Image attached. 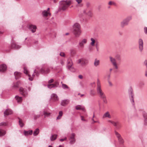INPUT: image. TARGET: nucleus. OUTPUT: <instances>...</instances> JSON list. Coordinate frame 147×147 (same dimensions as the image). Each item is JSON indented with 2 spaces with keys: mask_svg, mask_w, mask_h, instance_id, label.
Returning <instances> with one entry per match:
<instances>
[{
  "mask_svg": "<svg viewBox=\"0 0 147 147\" xmlns=\"http://www.w3.org/2000/svg\"><path fill=\"white\" fill-rule=\"evenodd\" d=\"M53 68L51 67H47L45 69L42 68L40 69V71L42 74H47L49 73L50 69Z\"/></svg>",
  "mask_w": 147,
  "mask_h": 147,
  "instance_id": "nucleus-10",
  "label": "nucleus"
},
{
  "mask_svg": "<svg viewBox=\"0 0 147 147\" xmlns=\"http://www.w3.org/2000/svg\"><path fill=\"white\" fill-rule=\"evenodd\" d=\"M62 57H64L65 56V54L63 52H61L59 54Z\"/></svg>",
  "mask_w": 147,
  "mask_h": 147,
  "instance_id": "nucleus-54",
  "label": "nucleus"
},
{
  "mask_svg": "<svg viewBox=\"0 0 147 147\" xmlns=\"http://www.w3.org/2000/svg\"><path fill=\"white\" fill-rule=\"evenodd\" d=\"M115 59L111 56H110L109 57L110 60L113 66L115 68L118 69V67L116 62V60L118 61H120L121 60V56L119 55H117L115 56Z\"/></svg>",
  "mask_w": 147,
  "mask_h": 147,
  "instance_id": "nucleus-3",
  "label": "nucleus"
},
{
  "mask_svg": "<svg viewBox=\"0 0 147 147\" xmlns=\"http://www.w3.org/2000/svg\"><path fill=\"white\" fill-rule=\"evenodd\" d=\"M128 93L129 97L130 99V100L131 102H134V98L133 96L134 94L133 93V90L131 88H130L128 90Z\"/></svg>",
  "mask_w": 147,
  "mask_h": 147,
  "instance_id": "nucleus-13",
  "label": "nucleus"
},
{
  "mask_svg": "<svg viewBox=\"0 0 147 147\" xmlns=\"http://www.w3.org/2000/svg\"><path fill=\"white\" fill-rule=\"evenodd\" d=\"M13 113V111L12 110L9 109H7L4 113V116L8 115H11Z\"/></svg>",
  "mask_w": 147,
  "mask_h": 147,
  "instance_id": "nucleus-20",
  "label": "nucleus"
},
{
  "mask_svg": "<svg viewBox=\"0 0 147 147\" xmlns=\"http://www.w3.org/2000/svg\"><path fill=\"white\" fill-rule=\"evenodd\" d=\"M143 65L145 66L146 69V70L145 71V76L147 77V60H145L144 62Z\"/></svg>",
  "mask_w": 147,
  "mask_h": 147,
  "instance_id": "nucleus-27",
  "label": "nucleus"
},
{
  "mask_svg": "<svg viewBox=\"0 0 147 147\" xmlns=\"http://www.w3.org/2000/svg\"><path fill=\"white\" fill-rule=\"evenodd\" d=\"M60 63L62 65L64 64V62L62 61L61 60L60 61Z\"/></svg>",
  "mask_w": 147,
  "mask_h": 147,
  "instance_id": "nucleus-64",
  "label": "nucleus"
},
{
  "mask_svg": "<svg viewBox=\"0 0 147 147\" xmlns=\"http://www.w3.org/2000/svg\"><path fill=\"white\" fill-rule=\"evenodd\" d=\"M61 83L62 84V87L63 89H66L69 88V87L67 85L62 83V82H61Z\"/></svg>",
  "mask_w": 147,
  "mask_h": 147,
  "instance_id": "nucleus-35",
  "label": "nucleus"
},
{
  "mask_svg": "<svg viewBox=\"0 0 147 147\" xmlns=\"http://www.w3.org/2000/svg\"><path fill=\"white\" fill-rule=\"evenodd\" d=\"M144 32L145 34H147V27H145L144 29Z\"/></svg>",
  "mask_w": 147,
  "mask_h": 147,
  "instance_id": "nucleus-55",
  "label": "nucleus"
},
{
  "mask_svg": "<svg viewBox=\"0 0 147 147\" xmlns=\"http://www.w3.org/2000/svg\"><path fill=\"white\" fill-rule=\"evenodd\" d=\"M132 19V17L131 16H129L124 19L120 22V27L121 28H124L125 26L128 25L129 21Z\"/></svg>",
  "mask_w": 147,
  "mask_h": 147,
  "instance_id": "nucleus-4",
  "label": "nucleus"
},
{
  "mask_svg": "<svg viewBox=\"0 0 147 147\" xmlns=\"http://www.w3.org/2000/svg\"><path fill=\"white\" fill-rule=\"evenodd\" d=\"M40 116V115H35L34 116V117L35 119H36L37 118H39Z\"/></svg>",
  "mask_w": 147,
  "mask_h": 147,
  "instance_id": "nucleus-56",
  "label": "nucleus"
},
{
  "mask_svg": "<svg viewBox=\"0 0 147 147\" xmlns=\"http://www.w3.org/2000/svg\"><path fill=\"white\" fill-rule=\"evenodd\" d=\"M27 41L28 42H26V41H25V42L26 43V44L28 46H29L30 44V42L31 41V39L30 38H28Z\"/></svg>",
  "mask_w": 147,
  "mask_h": 147,
  "instance_id": "nucleus-43",
  "label": "nucleus"
},
{
  "mask_svg": "<svg viewBox=\"0 0 147 147\" xmlns=\"http://www.w3.org/2000/svg\"><path fill=\"white\" fill-rule=\"evenodd\" d=\"M33 133L32 130H30L28 131H26L24 130V134L25 136L27 135L28 134L31 135Z\"/></svg>",
  "mask_w": 147,
  "mask_h": 147,
  "instance_id": "nucleus-29",
  "label": "nucleus"
},
{
  "mask_svg": "<svg viewBox=\"0 0 147 147\" xmlns=\"http://www.w3.org/2000/svg\"><path fill=\"white\" fill-rule=\"evenodd\" d=\"M72 61V60L69 59L67 60V67L71 71H72L71 69L73 68L72 65H73Z\"/></svg>",
  "mask_w": 147,
  "mask_h": 147,
  "instance_id": "nucleus-15",
  "label": "nucleus"
},
{
  "mask_svg": "<svg viewBox=\"0 0 147 147\" xmlns=\"http://www.w3.org/2000/svg\"><path fill=\"white\" fill-rule=\"evenodd\" d=\"M6 134V132L4 130L0 129V136L4 135Z\"/></svg>",
  "mask_w": 147,
  "mask_h": 147,
  "instance_id": "nucleus-32",
  "label": "nucleus"
},
{
  "mask_svg": "<svg viewBox=\"0 0 147 147\" xmlns=\"http://www.w3.org/2000/svg\"><path fill=\"white\" fill-rule=\"evenodd\" d=\"M16 100L18 103H21L22 101V99L21 97H19L18 96H16L15 97Z\"/></svg>",
  "mask_w": 147,
  "mask_h": 147,
  "instance_id": "nucleus-28",
  "label": "nucleus"
},
{
  "mask_svg": "<svg viewBox=\"0 0 147 147\" xmlns=\"http://www.w3.org/2000/svg\"><path fill=\"white\" fill-rule=\"evenodd\" d=\"M15 78L16 79H19L21 76V73L19 72H15L14 73Z\"/></svg>",
  "mask_w": 147,
  "mask_h": 147,
  "instance_id": "nucleus-26",
  "label": "nucleus"
},
{
  "mask_svg": "<svg viewBox=\"0 0 147 147\" xmlns=\"http://www.w3.org/2000/svg\"><path fill=\"white\" fill-rule=\"evenodd\" d=\"M114 4V3L112 1H109L108 3V4L109 5H111L113 4Z\"/></svg>",
  "mask_w": 147,
  "mask_h": 147,
  "instance_id": "nucleus-57",
  "label": "nucleus"
},
{
  "mask_svg": "<svg viewBox=\"0 0 147 147\" xmlns=\"http://www.w3.org/2000/svg\"><path fill=\"white\" fill-rule=\"evenodd\" d=\"M34 74H35V75L37 77L40 74L39 72L38 71H36V70H34Z\"/></svg>",
  "mask_w": 147,
  "mask_h": 147,
  "instance_id": "nucleus-46",
  "label": "nucleus"
},
{
  "mask_svg": "<svg viewBox=\"0 0 147 147\" xmlns=\"http://www.w3.org/2000/svg\"><path fill=\"white\" fill-rule=\"evenodd\" d=\"M53 82V79H52L49 81L48 83L49 84H50V83H51Z\"/></svg>",
  "mask_w": 147,
  "mask_h": 147,
  "instance_id": "nucleus-61",
  "label": "nucleus"
},
{
  "mask_svg": "<svg viewBox=\"0 0 147 147\" xmlns=\"http://www.w3.org/2000/svg\"><path fill=\"white\" fill-rule=\"evenodd\" d=\"M111 116L110 115V113L109 111H107L105 112L103 116V118H108L109 119L111 118Z\"/></svg>",
  "mask_w": 147,
  "mask_h": 147,
  "instance_id": "nucleus-25",
  "label": "nucleus"
},
{
  "mask_svg": "<svg viewBox=\"0 0 147 147\" xmlns=\"http://www.w3.org/2000/svg\"><path fill=\"white\" fill-rule=\"evenodd\" d=\"M98 95H99V96H100V97L101 99L104 98L105 97H106V95L104 92H103L102 93L100 94H99Z\"/></svg>",
  "mask_w": 147,
  "mask_h": 147,
  "instance_id": "nucleus-38",
  "label": "nucleus"
},
{
  "mask_svg": "<svg viewBox=\"0 0 147 147\" xmlns=\"http://www.w3.org/2000/svg\"><path fill=\"white\" fill-rule=\"evenodd\" d=\"M24 73L26 74H28V71L26 67H24Z\"/></svg>",
  "mask_w": 147,
  "mask_h": 147,
  "instance_id": "nucleus-42",
  "label": "nucleus"
},
{
  "mask_svg": "<svg viewBox=\"0 0 147 147\" xmlns=\"http://www.w3.org/2000/svg\"><path fill=\"white\" fill-rule=\"evenodd\" d=\"M76 1L78 4H79L82 2V0H76Z\"/></svg>",
  "mask_w": 147,
  "mask_h": 147,
  "instance_id": "nucleus-53",
  "label": "nucleus"
},
{
  "mask_svg": "<svg viewBox=\"0 0 147 147\" xmlns=\"http://www.w3.org/2000/svg\"><path fill=\"white\" fill-rule=\"evenodd\" d=\"M142 113L144 118H147V112H146L143 111Z\"/></svg>",
  "mask_w": 147,
  "mask_h": 147,
  "instance_id": "nucleus-37",
  "label": "nucleus"
},
{
  "mask_svg": "<svg viewBox=\"0 0 147 147\" xmlns=\"http://www.w3.org/2000/svg\"><path fill=\"white\" fill-rule=\"evenodd\" d=\"M57 135L55 134L54 135H52L50 137V140L51 141H53L55 140L57 137Z\"/></svg>",
  "mask_w": 147,
  "mask_h": 147,
  "instance_id": "nucleus-33",
  "label": "nucleus"
},
{
  "mask_svg": "<svg viewBox=\"0 0 147 147\" xmlns=\"http://www.w3.org/2000/svg\"><path fill=\"white\" fill-rule=\"evenodd\" d=\"M87 42V39L86 38H82L79 40L78 45L79 47L81 49L84 47V45L86 44Z\"/></svg>",
  "mask_w": 147,
  "mask_h": 147,
  "instance_id": "nucleus-8",
  "label": "nucleus"
},
{
  "mask_svg": "<svg viewBox=\"0 0 147 147\" xmlns=\"http://www.w3.org/2000/svg\"><path fill=\"white\" fill-rule=\"evenodd\" d=\"M72 3V0H63L60 1L59 2V8L58 12L65 11Z\"/></svg>",
  "mask_w": 147,
  "mask_h": 147,
  "instance_id": "nucleus-1",
  "label": "nucleus"
},
{
  "mask_svg": "<svg viewBox=\"0 0 147 147\" xmlns=\"http://www.w3.org/2000/svg\"><path fill=\"white\" fill-rule=\"evenodd\" d=\"M138 45L139 51L142 52L144 49V42L142 39L139 38L138 39Z\"/></svg>",
  "mask_w": 147,
  "mask_h": 147,
  "instance_id": "nucleus-7",
  "label": "nucleus"
},
{
  "mask_svg": "<svg viewBox=\"0 0 147 147\" xmlns=\"http://www.w3.org/2000/svg\"><path fill=\"white\" fill-rule=\"evenodd\" d=\"M90 3L89 2H87L86 3V6L87 8L85 9L83 11L84 13L88 15L91 16L92 15V13L90 9Z\"/></svg>",
  "mask_w": 147,
  "mask_h": 147,
  "instance_id": "nucleus-5",
  "label": "nucleus"
},
{
  "mask_svg": "<svg viewBox=\"0 0 147 147\" xmlns=\"http://www.w3.org/2000/svg\"><path fill=\"white\" fill-rule=\"evenodd\" d=\"M55 88L57 87L59 85V83L58 82H55L54 84H53Z\"/></svg>",
  "mask_w": 147,
  "mask_h": 147,
  "instance_id": "nucleus-47",
  "label": "nucleus"
},
{
  "mask_svg": "<svg viewBox=\"0 0 147 147\" xmlns=\"http://www.w3.org/2000/svg\"><path fill=\"white\" fill-rule=\"evenodd\" d=\"M40 114L41 116L44 115L45 118L49 117L51 114L50 113L47 112L45 110H43L42 111H40Z\"/></svg>",
  "mask_w": 147,
  "mask_h": 147,
  "instance_id": "nucleus-14",
  "label": "nucleus"
},
{
  "mask_svg": "<svg viewBox=\"0 0 147 147\" xmlns=\"http://www.w3.org/2000/svg\"><path fill=\"white\" fill-rule=\"evenodd\" d=\"M80 117L81 118V120L82 121H87L86 119H84V117L83 116H81Z\"/></svg>",
  "mask_w": 147,
  "mask_h": 147,
  "instance_id": "nucleus-60",
  "label": "nucleus"
},
{
  "mask_svg": "<svg viewBox=\"0 0 147 147\" xmlns=\"http://www.w3.org/2000/svg\"><path fill=\"white\" fill-rule=\"evenodd\" d=\"M144 83L142 82H140L139 84V86L140 87H142L143 86H144Z\"/></svg>",
  "mask_w": 147,
  "mask_h": 147,
  "instance_id": "nucleus-50",
  "label": "nucleus"
},
{
  "mask_svg": "<svg viewBox=\"0 0 147 147\" xmlns=\"http://www.w3.org/2000/svg\"><path fill=\"white\" fill-rule=\"evenodd\" d=\"M20 83V82H18L16 84L14 85L13 86L14 87H18L19 86Z\"/></svg>",
  "mask_w": 147,
  "mask_h": 147,
  "instance_id": "nucleus-45",
  "label": "nucleus"
},
{
  "mask_svg": "<svg viewBox=\"0 0 147 147\" xmlns=\"http://www.w3.org/2000/svg\"><path fill=\"white\" fill-rule=\"evenodd\" d=\"M7 125V124L5 122H2L0 123V126H6Z\"/></svg>",
  "mask_w": 147,
  "mask_h": 147,
  "instance_id": "nucleus-48",
  "label": "nucleus"
},
{
  "mask_svg": "<svg viewBox=\"0 0 147 147\" xmlns=\"http://www.w3.org/2000/svg\"><path fill=\"white\" fill-rule=\"evenodd\" d=\"M6 69V66L5 64H3L0 65V72H3Z\"/></svg>",
  "mask_w": 147,
  "mask_h": 147,
  "instance_id": "nucleus-24",
  "label": "nucleus"
},
{
  "mask_svg": "<svg viewBox=\"0 0 147 147\" xmlns=\"http://www.w3.org/2000/svg\"><path fill=\"white\" fill-rule=\"evenodd\" d=\"M88 60L86 59L81 58L79 59L77 62L78 64H80L81 66L83 67L86 65L88 63Z\"/></svg>",
  "mask_w": 147,
  "mask_h": 147,
  "instance_id": "nucleus-6",
  "label": "nucleus"
},
{
  "mask_svg": "<svg viewBox=\"0 0 147 147\" xmlns=\"http://www.w3.org/2000/svg\"><path fill=\"white\" fill-rule=\"evenodd\" d=\"M103 101V102L105 103V104H107V99H106V97H105L104 98H102V99Z\"/></svg>",
  "mask_w": 147,
  "mask_h": 147,
  "instance_id": "nucleus-44",
  "label": "nucleus"
},
{
  "mask_svg": "<svg viewBox=\"0 0 147 147\" xmlns=\"http://www.w3.org/2000/svg\"><path fill=\"white\" fill-rule=\"evenodd\" d=\"M115 134L118 138L120 144H123L124 142V141L120 134L116 131H115Z\"/></svg>",
  "mask_w": 147,
  "mask_h": 147,
  "instance_id": "nucleus-11",
  "label": "nucleus"
},
{
  "mask_svg": "<svg viewBox=\"0 0 147 147\" xmlns=\"http://www.w3.org/2000/svg\"><path fill=\"white\" fill-rule=\"evenodd\" d=\"M73 32L76 37H78L81 35V31L80 24L77 23H75L73 25Z\"/></svg>",
  "mask_w": 147,
  "mask_h": 147,
  "instance_id": "nucleus-2",
  "label": "nucleus"
},
{
  "mask_svg": "<svg viewBox=\"0 0 147 147\" xmlns=\"http://www.w3.org/2000/svg\"><path fill=\"white\" fill-rule=\"evenodd\" d=\"M47 86L48 88L51 89L52 88H55L54 87L53 84H48L47 85Z\"/></svg>",
  "mask_w": 147,
  "mask_h": 147,
  "instance_id": "nucleus-41",
  "label": "nucleus"
},
{
  "mask_svg": "<svg viewBox=\"0 0 147 147\" xmlns=\"http://www.w3.org/2000/svg\"><path fill=\"white\" fill-rule=\"evenodd\" d=\"M78 78L80 79H82L83 78V76L81 75H79L78 76Z\"/></svg>",
  "mask_w": 147,
  "mask_h": 147,
  "instance_id": "nucleus-62",
  "label": "nucleus"
},
{
  "mask_svg": "<svg viewBox=\"0 0 147 147\" xmlns=\"http://www.w3.org/2000/svg\"><path fill=\"white\" fill-rule=\"evenodd\" d=\"M67 138L66 137H65L64 139H61L59 140L61 142H63L64 140H66Z\"/></svg>",
  "mask_w": 147,
  "mask_h": 147,
  "instance_id": "nucleus-58",
  "label": "nucleus"
},
{
  "mask_svg": "<svg viewBox=\"0 0 147 147\" xmlns=\"http://www.w3.org/2000/svg\"><path fill=\"white\" fill-rule=\"evenodd\" d=\"M63 115V112L62 111H60L59 112V116L61 117Z\"/></svg>",
  "mask_w": 147,
  "mask_h": 147,
  "instance_id": "nucleus-59",
  "label": "nucleus"
},
{
  "mask_svg": "<svg viewBox=\"0 0 147 147\" xmlns=\"http://www.w3.org/2000/svg\"><path fill=\"white\" fill-rule=\"evenodd\" d=\"M19 123L20 127H22L24 125V123H22V121L21 119H20L19 120Z\"/></svg>",
  "mask_w": 147,
  "mask_h": 147,
  "instance_id": "nucleus-40",
  "label": "nucleus"
},
{
  "mask_svg": "<svg viewBox=\"0 0 147 147\" xmlns=\"http://www.w3.org/2000/svg\"><path fill=\"white\" fill-rule=\"evenodd\" d=\"M42 15L44 17L50 16L51 15L50 11H47V10H44L42 12Z\"/></svg>",
  "mask_w": 147,
  "mask_h": 147,
  "instance_id": "nucleus-17",
  "label": "nucleus"
},
{
  "mask_svg": "<svg viewBox=\"0 0 147 147\" xmlns=\"http://www.w3.org/2000/svg\"><path fill=\"white\" fill-rule=\"evenodd\" d=\"M90 94L92 95H94L95 94V93L93 90H91L90 91Z\"/></svg>",
  "mask_w": 147,
  "mask_h": 147,
  "instance_id": "nucleus-49",
  "label": "nucleus"
},
{
  "mask_svg": "<svg viewBox=\"0 0 147 147\" xmlns=\"http://www.w3.org/2000/svg\"><path fill=\"white\" fill-rule=\"evenodd\" d=\"M61 117H60V116H59V115L57 116V119H61Z\"/></svg>",
  "mask_w": 147,
  "mask_h": 147,
  "instance_id": "nucleus-63",
  "label": "nucleus"
},
{
  "mask_svg": "<svg viewBox=\"0 0 147 147\" xmlns=\"http://www.w3.org/2000/svg\"><path fill=\"white\" fill-rule=\"evenodd\" d=\"M51 97L52 99L55 101H58L59 99L57 96L55 94H52L51 95Z\"/></svg>",
  "mask_w": 147,
  "mask_h": 147,
  "instance_id": "nucleus-22",
  "label": "nucleus"
},
{
  "mask_svg": "<svg viewBox=\"0 0 147 147\" xmlns=\"http://www.w3.org/2000/svg\"><path fill=\"white\" fill-rule=\"evenodd\" d=\"M69 102V100L68 99L64 100L61 101V105L62 106H65L68 104Z\"/></svg>",
  "mask_w": 147,
  "mask_h": 147,
  "instance_id": "nucleus-23",
  "label": "nucleus"
},
{
  "mask_svg": "<svg viewBox=\"0 0 147 147\" xmlns=\"http://www.w3.org/2000/svg\"><path fill=\"white\" fill-rule=\"evenodd\" d=\"M100 63V61L98 60L97 59H96L94 60V65L95 67H97L99 65Z\"/></svg>",
  "mask_w": 147,
  "mask_h": 147,
  "instance_id": "nucleus-30",
  "label": "nucleus"
},
{
  "mask_svg": "<svg viewBox=\"0 0 147 147\" xmlns=\"http://www.w3.org/2000/svg\"><path fill=\"white\" fill-rule=\"evenodd\" d=\"M75 109L77 110H81L84 111H85L86 109L84 107L81 105H77L75 106Z\"/></svg>",
  "mask_w": 147,
  "mask_h": 147,
  "instance_id": "nucleus-19",
  "label": "nucleus"
},
{
  "mask_svg": "<svg viewBox=\"0 0 147 147\" xmlns=\"http://www.w3.org/2000/svg\"><path fill=\"white\" fill-rule=\"evenodd\" d=\"M97 88H101L100 82H99L97 83Z\"/></svg>",
  "mask_w": 147,
  "mask_h": 147,
  "instance_id": "nucleus-51",
  "label": "nucleus"
},
{
  "mask_svg": "<svg viewBox=\"0 0 147 147\" xmlns=\"http://www.w3.org/2000/svg\"><path fill=\"white\" fill-rule=\"evenodd\" d=\"M11 47L13 48L17 49H18L21 47V46L20 45L14 42L12 43Z\"/></svg>",
  "mask_w": 147,
  "mask_h": 147,
  "instance_id": "nucleus-21",
  "label": "nucleus"
},
{
  "mask_svg": "<svg viewBox=\"0 0 147 147\" xmlns=\"http://www.w3.org/2000/svg\"><path fill=\"white\" fill-rule=\"evenodd\" d=\"M19 92L20 94L24 97H27L28 96V92L27 90L22 87H20L19 89Z\"/></svg>",
  "mask_w": 147,
  "mask_h": 147,
  "instance_id": "nucleus-9",
  "label": "nucleus"
},
{
  "mask_svg": "<svg viewBox=\"0 0 147 147\" xmlns=\"http://www.w3.org/2000/svg\"><path fill=\"white\" fill-rule=\"evenodd\" d=\"M97 93L99 95L100 94L102 93L103 92L101 88H96Z\"/></svg>",
  "mask_w": 147,
  "mask_h": 147,
  "instance_id": "nucleus-34",
  "label": "nucleus"
},
{
  "mask_svg": "<svg viewBox=\"0 0 147 147\" xmlns=\"http://www.w3.org/2000/svg\"><path fill=\"white\" fill-rule=\"evenodd\" d=\"M39 129L38 128L36 129L34 132L33 135L34 136H37L39 133Z\"/></svg>",
  "mask_w": 147,
  "mask_h": 147,
  "instance_id": "nucleus-36",
  "label": "nucleus"
},
{
  "mask_svg": "<svg viewBox=\"0 0 147 147\" xmlns=\"http://www.w3.org/2000/svg\"><path fill=\"white\" fill-rule=\"evenodd\" d=\"M90 40L91 41V42L90 43V45L92 46H94V43H96L97 41L96 40H95L93 38H91Z\"/></svg>",
  "mask_w": 147,
  "mask_h": 147,
  "instance_id": "nucleus-31",
  "label": "nucleus"
},
{
  "mask_svg": "<svg viewBox=\"0 0 147 147\" xmlns=\"http://www.w3.org/2000/svg\"><path fill=\"white\" fill-rule=\"evenodd\" d=\"M108 122L109 123L112 124L117 129H118L119 128V125L118 122H115L114 121L110 120H108Z\"/></svg>",
  "mask_w": 147,
  "mask_h": 147,
  "instance_id": "nucleus-18",
  "label": "nucleus"
},
{
  "mask_svg": "<svg viewBox=\"0 0 147 147\" xmlns=\"http://www.w3.org/2000/svg\"><path fill=\"white\" fill-rule=\"evenodd\" d=\"M28 76L29 77V80L30 81H32L33 80L35 75L34 74H33L32 75V77H31L30 76L29 74L28 75Z\"/></svg>",
  "mask_w": 147,
  "mask_h": 147,
  "instance_id": "nucleus-39",
  "label": "nucleus"
},
{
  "mask_svg": "<svg viewBox=\"0 0 147 147\" xmlns=\"http://www.w3.org/2000/svg\"><path fill=\"white\" fill-rule=\"evenodd\" d=\"M75 134L74 133H72L71 134L69 138L70 144H72L75 143L76 141V140L75 138Z\"/></svg>",
  "mask_w": 147,
  "mask_h": 147,
  "instance_id": "nucleus-12",
  "label": "nucleus"
},
{
  "mask_svg": "<svg viewBox=\"0 0 147 147\" xmlns=\"http://www.w3.org/2000/svg\"><path fill=\"white\" fill-rule=\"evenodd\" d=\"M144 124L145 125H147V118H144Z\"/></svg>",
  "mask_w": 147,
  "mask_h": 147,
  "instance_id": "nucleus-52",
  "label": "nucleus"
},
{
  "mask_svg": "<svg viewBox=\"0 0 147 147\" xmlns=\"http://www.w3.org/2000/svg\"><path fill=\"white\" fill-rule=\"evenodd\" d=\"M29 29L32 33H34L36 31L37 27L35 25L31 24L29 26Z\"/></svg>",
  "mask_w": 147,
  "mask_h": 147,
  "instance_id": "nucleus-16",
  "label": "nucleus"
}]
</instances>
